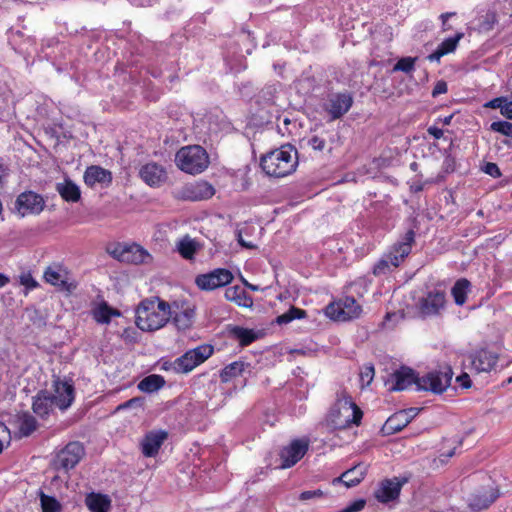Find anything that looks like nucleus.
Returning a JSON list of instances; mask_svg holds the SVG:
<instances>
[{"label":"nucleus","instance_id":"25","mask_svg":"<svg viewBox=\"0 0 512 512\" xmlns=\"http://www.w3.org/2000/svg\"><path fill=\"white\" fill-rule=\"evenodd\" d=\"M367 473V466L363 463H358L352 468L343 472L339 477L333 480V483H343L347 488L357 486L365 477Z\"/></svg>","mask_w":512,"mask_h":512},{"label":"nucleus","instance_id":"9","mask_svg":"<svg viewBox=\"0 0 512 512\" xmlns=\"http://www.w3.org/2000/svg\"><path fill=\"white\" fill-rule=\"evenodd\" d=\"M43 277L47 283L55 286L61 292L72 293L78 285L72 274L59 264L48 266Z\"/></svg>","mask_w":512,"mask_h":512},{"label":"nucleus","instance_id":"19","mask_svg":"<svg viewBox=\"0 0 512 512\" xmlns=\"http://www.w3.org/2000/svg\"><path fill=\"white\" fill-rule=\"evenodd\" d=\"M140 178L150 187H159L166 182L168 175L166 169L156 163L149 162L139 171Z\"/></svg>","mask_w":512,"mask_h":512},{"label":"nucleus","instance_id":"17","mask_svg":"<svg viewBox=\"0 0 512 512\" xmlns=\"http://www.w3.org/2000/svg\"><path fill=\"white\" fill-rule=\"evenodd\" d=\"M446 303V296L444 291L432 290L427 295L420 299L419 310L424 316H435L440 314L444 309Z\"/></svg>","mask_w":512,"mask_h":512},{"label":"nucleus","instance_id":"13","mask_svg":"<svg viewBox=\"0 0 512 512\" xmlns=\"http://www.w3.org/2000/svg\"><path fill=\"white\" fill-rule=\"evenodd\" d=\"M408 481V477L383 479L379 483L378 488L374 491V497L382 504L396 501L400 496L402 487L408 483Z\"/></svg>","mask_w":512,"mask_h":512},{"label":"nucleus","instance_id":"51","mask_svg":"<svg viewBox=\"0 0 512 512\" xmlns=\"http://www.w3.org/2000/svg\"><path fill=\"white\" fill-rule=\"evenodd\" d=\"M447 90H448L447 83L443 80H440L435 84V86L432 90V96L436 97L440 94H444L447 92Z\"/></svg>","mask_w":512,"mask_h":512},{"label":"nucleus","instance_id":"20","mask_svg":"<svg viewBox=\"0 0 512 512\" xmlns=\"http://www.w3.org/2000/svg\"><path fill=\"white\" fill-rule=\"evenodd\" d=\"M499 497L498 489L494 487L481 488L469 497V506L474 511L487 509Z\"/></svg>","mask_w":512,"mask_h":512},{"label":"nucleus","instance_id":"35","mask_svg":"<svg viewBox=\"0 0 512 512\" xmlns=\"http://www.w3.org/2000/svg\"><path fill=\"white\" fill-rule=\"evenodd\" d=\"M165 385V380L162 376L152 374L142 379L137 387L140 391L145 393H152L161 389Z\"/></svg>","mask_w":512,"mask_h":512},{"label":"nucleus","instance_id":"1","mask_svg":"<svg viewBox=\"0 0 512 512\" xmlns=\"http://www.w3.org/2000/svg\"><path fill=\"white\" fill-rule=\"evenodd\" d=\"M391 376L394 381L391 390L402 391L414 384L418 391L442 394L451 384L453 371L451 367L446 366L443 370L430 371L419 377L412 368L402 366Z\"/></svg>","mask_w":512,"mask_h":512},{"label":"nucleus","instance_id":"62","mask_svg":"<svg viewBox=\"0 0 512 512\" xmlns=\"http://www.w3.org/2000/svg\"><path fill=\"white\" fill-rule=\"evenodd\" d=\"M455 455V448L454 449H451L449 450L447 453H442L441 454V457H444V458H450L452 456Z\"/></svg>","mask_w":512,"mask_h":512},{"label":"nucleus","instance_id":"15","mask_svg":"<svg viewBox=\"0 0 512 512\" xmlns=\"http://www.w3.org/2000/svg\"><path fill=\"white\" fill-rule=\"evenodd\" d=\"M110 254L119 261L133 264H144L151 260V255L137 244L129 247H116Z\"/></svg>","mask_w":512,"mask_h":512},{"label":"nucleus","instance_id":"12","mask_svg":"<svg viewBox=\"0 0 512 512\" xmlns=\"http://www.w3.org/2000/svg\"><path fill=\"white\" fill-rule=\"evenodd\" d=\"M45 207L43 197L33 191H25L18 195L14 203V212L24 217L29 214H39Z\"/></svg>","mask_w":512,"mask_h":512},{"label":"nucleus","instance_id":"18","mask_svg":"<svg viewBox=\"0 0 512 512\" xmlns=\"http://www.w3.org/2000/svg\"><path fill=\"white\" fill-rule=\"evenodd\" d=\"M308 450V442L305 440H294L287 447H284L280 452L282 460L281 468H290L294 466Z\"/></svg>","mask_w":512,"mask_h":512},{"label":"nucleus","instance_id":"10","mask_svg":"<svg viewBox=\"0 0 512 512\" xmlns=\"http://www.w3.org/2000/svg\"><path fill=\"white\" fill-rule=\"evenodd\" d=\"M85 455V449L82 443L78 441L69 442L61 449L55 459L54 467L57 470L69 471L73 469Z\"/></svg>","mask_w":512,"mask_h":512},{"label":"nucleus","instance_id":"42","mask_svg":"<svg viewBox=\"0 0 512 512\" xmlns=\"http://www.w3.org/2000/svg\"><path fill=\"white\" fill-rule=\"evenodd\" d=\"M245 297V291L240 286L229 287L225 290V298L229 301L241 305L242 298Z\"/></svg>","mask_w":512,"mask_h":512},{"label":"nucleus","instance_id":"61","mask_svg":"<svg viewBox=\"0 0 512 512\" xmlns=\"http://www.w3.org/2000/svg\"><path fill=\"white\" fill-rule=\"evenodd\" d=\"M452 118H453V114L448 115L442 119L440 118L439 121H441L444 125H450Z\"/></svg>","mask_w":512,"mask_h":512},{"label":"nucleus","instance_id":"2","mask_svg":"<svg viewBox=\"0 0 512 512\" xmlns=\"http://www.w3.org/2000/svg\"><path fill=\"white\" fill-rule=\"evenodd\" d=\"M172 307L158 297L142 300L136 308L135 323L142 331H155L169 321Z\"/></svg>","mask_w":512,"mask_h":512},{"label":"nucleus","instance_id":"48","mask_svg":"<svg viewBox=\"0 0 512 512\" xmlns=\"http://www.w3.org/2000/svg\"><path fill=\"white\" fill-rule=\"evenodd\" d=\"M507 99L505 97H497L485 104V107L492 109H500V113H502V108L504 107Z\"/></svg>","mask_w":512,"mask_h":512},{"label":"nucleus","instance_id":"53","mask_svg":"<svg viewBox=\"0 0 512 512\" xmlns=\"http://www.w3.org/2000/svg\"><path fill=\"white\" fill-rule=\"evenodd\" d=\"M456 381L460 384L463 388H469L471 387V380L467 373H462L456 378Z\"/></svg>","mask_w":512,"mask_h":512},{"label":"nucleus","instance_id":"38","mask_svg":"<svg viewBox=\"0 0 512 512\" xmlns=\"http://www.w3.org/2000/svg\"><path fill=\"white\" fill-rule=\"evenodd\" d=\"M409 424L407 417H405V413L396 412L392 416H390L386 421V428L391 433H396L401 431Z\"/></svg>","mask_w":512,"mask_h":512},{"label":"nucleus","instance_id":"3","mask_svg":"<svg viewBox=\"0 0 512 512\" xmlns=\"http://www.w3.org/2000/svg\"><path fill=\"white\" fill-rule=\"evenodd\" d=\"M298 165L297 151L289 144L264 154L260 159L263 171L271 177H285Z\"/></svg>","mask_w":512,"mask_h":512},{"label":"nucleus","instance_id":"46","mask_svg":"<svg viewBox=\"0 0 512 512\" xmlns=\"http://www.w3.org/2000/svg\"><path fill=\"white\" fill-rule=\"evenodd\" d=\"M366 501L364 499H358L339 512H360L365 508Z\"/></svg>","mask_w":512,"mask_h":512},{"label":"nucleus","instance_id":"33","mask_svg":"<svg viewBox=\"0 0 512 512\" xmlns=\"http://www.w3.org/2000/svg\"><path fill=\"white\" fill-rule=\"evenodd\" d=\"M176 250L184 259L191 260L198 250V243L189 235H185L177 242Z\"/></svg>","mask_w":512,"mask_h":512},{"label":"nucleus","instance_id":"57","mask_svg":"<svg viewBox=\"0 0 512 512\" xmlns=\"http://www.w3.org/2000/svg\"><path fill=\"white\" fill-rule=\"evenodd\" d=\"M504 117L512 120V101L506 102L504 107L502 108V113Z\"/></svg>","mask_w":512,"mask_h":512},{"label":"nucleus","instance_id":"11","mask_svg":"<svg viewBox=\"0 0 512 512\" xmlns=\"http://www.w3.org/2000/svg\"><path fill=\"white\" fill-rule=\"evenodd\" d=\"M232 272L225 268H216L208 273L199 274L195 277L196 286L203 291H212L227 286L232 282Z\"/></svg>","mask_w":512,"mask_h":512},{"label":"nucleus","instance_id":"30","mask_svg":"<svg viewBox=\"0 0 512 512\" xmlns=\"http://www.w3.org/2000/svg\"><path fill=\"white\" fill-rule=\"evenodd\" d=\"M176 308L177 310L172 309L171 317L173 319V323L178 330L185 331L189 329L193 324L195 310L191 307H186L182 310H178V306Z\"/></svg>","mask_w":512,"mask_h":512},{"label":"nucleus","instance_id":"59","mask_svg":"<svg viewBox=\"0 0 512 512\" xmlns=\"http://www.w3.org/2000/svg\"><path fill=\"white\" fill-rule=\"evenodd\" d=\"M135 4L139 6H150L156 0H133Z\"/></svg>","mask_w":512,"mask_h":512},{"label":"nucleus","instance_id":"36","mask_svg":"<svg viewBox=\"0 0 512 512\" xmlns=\"http://www.w3.org/2000/svg\"><path fill=\"white\" fill-rule=\"evenodd\" d=\"M470 286V282L465 278L457 280L453 285L451 294L458 306H462L466 302V297L468 291L470 290Z\"/></svg>","mask_w":512,"mask_h":512},{"label":"nucleus","instance_id":"55","mask_svg":"<svg viewBox=\"0 0 512 512\" xmlns=\"http://www.w3.org/2000/svg\"><path fill=\"white\" fill-rule=\"evenodd\" d=\"M427 132L429 135L433 136L435 139H440L443 136V130L436 126H430L427 129Z\"/></svg>","mask_w":512,"mask_h":512},{"label":"nucleus","instance_id":"54","mask_svg":"<svg viewBox=\"0 0 512 512\" xmlns=\"http://www.w3.org/2000/svg\"><path fill=\"white\" fill-rule=\"evenodd\" d=\"M419 411H420L419 408L412 407V408H408V409H405V410H401L400 412L401 413H405V417H407V420L410 423L412 421V419L417 416Z\"/></svg>","mask_w":512,"mask_h":512},{"label":"nucleus","instance_id":"14","mask_svg":"<svg viewBox=\"0 0 512 512\" xmlns=\"http://www.w3.org/2000/svg\"><path fill=\"white\" fill-rule=\"evenodd\" d=\"M353 105V97L350 93H336L329 96L324 105L325 111L336 120L345 115Z\"/></svg>","mask_w":512,"mask_h":512},{"label":"nucleus","instance_id":"50","mask_svg":"<svg viewBox=\"0 0 512 512\" xmlns=\"http://www.w3.org/2000/svg\"><path fill=\"white\" fill-rule=\"evenodd\" d=\"M484 172L494 178H498L501 176V172L497 164L488 162L484 167Z\"/></svg>","mask_w":512,"mask_h":512},{"label":"nucleus","instance_id":"24","mask_svg":"<svg viewBox=\"0 0 512 512\" xmlns=\"http://www.w3.org/2000/svg\"><path fill=\"white\" fill-rule=\"evenodd\" d=\"M54 406L56 405L53 401L52 393H50L48 390H40L33 397L32 410L37 416L41 418L48 416L53 411Z\"/></svg>","mask_w":512,"mask_h":512},{"label":"nucleus","instance_id":"7","mask_svg":"<svg viewBox=\"0 0 512 512\" xmlns=\"http://www.w3.org/2000/svg\"><path fill=\"white\" fill-rule=\"evenodd\" d=\"M214 352L213 346L202 344L186 351L182 356L170 363V369L175 373L186 374L207 360Z\"/></svg>","mask_w":512,"mask_h":512},{"label":"nucleus","instance_id":"37","mask_svg":"<svg viewBox=\"0 0 512 512\" xmlns=\"http://www.w3.org/2000/svg\"><path fill=\"white\" fill-rule=\"evenodd\" d=\"M94 319L98 323L108 324L112 316H119L120 312L117 309L110 307L107 303H102L97 309L94 310Z\"/></svg>","mask_w":512,"mask_h":512},{"label":"nucleus","instance_id":"52","mask_svg":"<svg viewBox=\"0 0 512 512\" xmlns=\"http://www.w3.org/2000/svg\"><path fill=\"white\" fill-rule=\"evenodd\" d=\"M21 284L28 289H34L38 286V283L30 274L21 276Z\"/></svg>","mask_w":512,"mask_h":512},{"label":"nucleus","instance_id":"23","mask_svg":"<svg viewBox=\"0 0 512 512\" xmlns=\"http://www.w3.org/2000/svg\"><path fill=\"white\" fill-rule=\"evenodd\" d=\"M497 361L498 355L485 349L471 355L472 369L477 373L490 372L496 366Z\"/></svg>","mask_w":512,"mask_h":512},{"label":"nucleus","instance_id":"26","mask_svg":"<svg viewBox=\"0 0 512 512\" xmlns=\"http://www.w3.org/2000/svg\"><path fill=\"white\" fill-rule=\"evenodd\" d=\"M84 182L89 187H93L97 183L108 185L112 182V174L100 166L93 165L86 169Z\"/></svg>","mask_w":512,"mask_h":512},{"label":"nucleus","instance_id":"21","mask_svg":"<svg viewBox=\"0 0 512 512\" xmlns=\"http://www.w3.org/2000/svg\"><path fill=\"white\" fill-rule=\"evenodd\" d=\"M215 194L214 187L206 181H196L183 188L182 196L186 200L201 201L211 198Z\"/></svg>","mask_w":512,"mask_h":512},{"label":"nucleus","instance_id":"8","mask_svg":"<svg viewBox=\"0 0 512 512\" xmlns=\"http://www.w3.org/2000/svg\"><path fill=\"white\" fill-rule=\"evenodd\" d=\"M362 312L361 306L353 297H345L338 302L330 303L325 308V314L335 321H349L358 318Z\"/></svg>","mask_w":512,"mask_h":512},{"label":"nucleus","instance_id":"60","mask_svg":"<svg viewBox=\"0 0 512 512\" xmlns=\"http://www.w3.org/2000/svg\"><path fill=\"white\" fill-rule=\"evenodd\" d=\"M8 282L9 278L6 275L0 273V288L4 287Z\"/></svg>","mask_w":512,"mask_h":512},{"label":"nucleus","instance_id":"27","mask_svg":"<svg viewBox=\"0 0 512 512\" xmlns=\"http://www.w3.org/2000/svg\"><path fill=\"white\" fill-rule=\"evenodd\" d=\"M227 333L231 339L237 341L241 346H248L259 337L255 330L237 325L228 326Z\"/></svg>","mask_w":512,"mask_h":512},{"label":"nucleus","instance_id":"6","mask_svg":"<svg viewBox=\"0 0 512 512\" xmlns=\"http://www.w3.org/2000/svg\"><path fill=\"white\" fill-rule=\"evenodd\" d=\"M363 417L361 409L350 396L343 395L331 409L329 419L334 429H346L351 425H359Z\"/></svg>","mask_w":512,"mask_h":512},{"label":"nucleus","instance_id":"43","mask_svg":"<svg viewBox=\"0 0 512 512\" xmlns=\"http://www.w3.org/2000/svg\"><path fill=\"white\" fill-rule=\"evenodd\" d=\"M490 129L494 132H498L505 136L512 137V123L508 121L492 122L490 125Z\"/></svg>","mask_w":512,"mask_h":512},{"label":"nucleus","instance_id":"29","mask_svg":"<svg viewBox=\"0 0 512 512\" xmlns=\"http://www.w3.org/2000/svg\"><path fill=\"white\" fill-rule=\"evenodd\" d=\"M85 504L91 512H109L111 499L108 495L91 492L86 495Z\"/></svg>","mask_w":512,"mask_h":512},{"label":"nucleus","instance_id":"39","mask_svg":"<svg viewBox=\"0 0 512 512\" xmlns=\"http://www.w3.org/2000/svg\"><path fill=\"white\" fill-rule=\"evenodd\" d=\"M42 512H60L62 506L60 502L53 496L46 495L43 491L39 492Z\"/></svg>","mask_w":512,"mask_h":512},{"label":"nucleus","instance_id":"44","mask_svg":"<svg viewBox=\"0 0 512 512\" xmlns=\"http://www.w3.org/2000/svg\"><path fill=\"white\" fill-rule=\"evenodd\" d=\"M144 400L145 399L143 397L131 398L130 400L120 404L117 407V410H123V409L134 408V407H142L144 404Z\"/></svg>","mask_w":512,"mask_h":512},{"label":"nucleus","instance_id":"4","mask_svg":"<svg viewBox=\"0 0 512 512\" xmlns=\"http://www.w3.org/2000/svg\"><path fill=\"white\" fill-rule=\"evenodd\" d=\"M415 243V231L408 230L400 241L394 243L390 249L373 266L375 276L386 275L400 266L404 259L411 253Z\"/></svg>","mask_w":512,"mask_h":512},{"label":"nucleus","instance_id":"58","mask_svg":"<svg viewBox=\"0 0 512 512\" xmlns=\"http://www.w3.org/2000/svg\"><path fill=\"white\" fill-rule=\"evenodd\" d=\"M238 243H239L242 247H245V248H247V249H255V248H257V245H255L254 243L245 241V240L242 238V236H241V234H240V233H239V235H238Z\"/></svg>","mask_w":512,"mask_h":512},{"label":"nucleus","instance_id":"63","mask_svg":"<svg viewBox=\"0 0 512 512\" xmlns=\"http://www.w3.org/2000/svg\"><path fill=\"white\" fill-rule=\"evenodd\" d=\"M410 168L415 171L417 168V163L416 162L411 163Z\"/></svg>","mask_w":512,"mask_h":512},{"label":"nucleus","instance_id":"64","mask_svg":"<svg viewBox=\"0 0 512 512\" xmlns=\"http://www.w3.org/2000/svg\"><path fill=\"white\" fill-rule=\"evenodd\" d=\"M245 284L251 289V290H257V287L256 286H253L251 284H248L247 282H245Z\"/></svg>","mask_w":512,"mask_h":512},{"label":"nucleus","instance_id":"16","mask_svg":"<svg viewBox=\"0 0 512 512\" xmlns=\"http://www.w3.org/2000/svg\"><path fill=\"white\" fill-rule=\"evenodd\" d=\"M54 394H52L55 405L61 409L69 408L75 397V389L71 382L63 381L59 377L53 380Z\"/></svg>","mask_w":512,"mask_h":512},{"label":"nucleus","instance_id":"5","mask_svg":"<svg viewBox=\"0 0 512 512\" xmlns=\"http://www.w3.org/2000/svg\"><path fill=\"white\" fill-rule=\"evenodd\" d=\"M175 163L181 171L196 175L208 168L210 159L207 151L202 146L188 145L177 151Z\"/></svg>","mask_w":512,"mask_h":512},{"label":"nucleus","instance_id":"45","mask_svg":"<svg viewBox=\"0 0 512 512\" xmlns=\"http://www.w3.org/2000/svg\"><path fill=\"white\" fill-rule=\"evenodd\" d=\"M307 145L315 151H322L325 148L326 142L323 138L315 135L307 140Z\"/></svg>","mask_w":512,"mask_h":512},{"label":"nucleus","instance_id":"28","mask_svg":"<svg viewBox=\"0 0 512 512\" xmlns=\"http://www.w3.org/2000/svg\"><path fill=\"white\" fill-rule=\"evenodd\" d=\"M463 36L464 34L459 32L455 36L445 39L438 45L437 49L433 53L427 56V59L430 62H438L441 57L453 52L457 48V45Z\"/></svg>","mask_w":512,"mask_h":512},{"label":"nucleus","instance_id":"41","mask_svg":"<svg viewBox=\"0 0 512 512\" xmlns=\"http://www.w3.org/2000/svg\"><path fill=\"white\" fill-rule=\"evenodd\" d=\"M417 58L403 57L394 65V71H402L404 73H411L415 68Z\"/></svg>","mask_w":512,"mask_h":512},{"label":"nucleus","instance_id":"34","mask_svg":"<svg viewBox=\"0 0 512 512\" xmlns=\"http://www.w3.org/2000/svg\"><path fill=\"white\" fill-rule=\"evenodd\" d=\"M18 433L21 437L30 436L38 427L37 420L29 412H23L18 416Z\"/></svg>","mask_w":512,"mask_h":512},{"label":"nucleus","instance_id":"31","mask_svg":"<svg viewBox=\"0 0 512 512\" xmlns=\"http://www.w3.org/2000/svg\"><path fill=\"white\" fill-rule=\"evenodd\" d=\"M56 191L67 202H78L81 198L79 187L70 179L57 183Z\"/></svg>","mask_w":512,"mask_h":512},{"label":"nucleus","instance_id":"47","mask_svg":"<svg viewBox=\"0 0 512 512\" xmlns=\"http://www.w3.org/2000/svg\"><path fill=\"white\" fill-rule=\"evenodd\" d=\"M324 496V492L320 489H317V490H308V491H303L300 495H299V499L301 501H306V500H310V499H313V498H320V497H323Z\"/></svg>","mask_w":512,"mask_h":512},{"label":"nucleus","instance_id":"22","mask_svg":"<svg viewBox=\"0 0 512 512\" xmlns=\"http://www.w3.org/2000/svg\"><path fill=\"white\" fill-rule=\"evenodd\" d=\"M168 438L165 430H153L148 432L142 440V453L146 457H155L164 441Z\"/></svg>","mask_w":512,"mask_h":512},{"label":"nucleus","instance_id":"49","mask_svg":"<svg viewBox=\"0 0 512 512\" xmlns=\"http://www.w3.org/2000/svg\"><path fill=\"white\" fill-rule=\"evenodd\" d=\"M373 378H374V367L373 366L365 367L364 370H362L360 373L361 381L363 383L365 382L367 385H369L372 382Z\"/></svg>","mask_w":512,"mask_h":512},{"label":"nucleus","instance_id":"40","mask_svg":"<svg viewBox=\"0 0 512 512\" xmlns=\"http://www.w3.org/2000/svg\"><path fill=\"white\" fill-rule=\"evenodd\" d=\"M306 316H307V313H306L305 310L297 308L295 306H291L288 311H286L285 313L279 315L276 318V322L279 325H282V324H287V323L293 321L294 319L305 318Z\"/></svg>","mask_w":512,"mask_h":512},{"label":"nucleus","instance_id":"32","mask_svg":"<svg viewBox=\"0 0 512 512\" xmlns=\"http://www.w3.org/2000/svg\"><path fill=\"white\" fill-rule=\"evenodd\" d=\"M248 367H250V364L242 360L228 364L220 371L221 382L227 383L233 378L242 375L245 369Z\"/></svg>","mask_w":512,"mask_h":512},{"label":"nucleus","instance_id":"56","mask_svg":"<svg viewBox=\"0 0 512 512\" xmlns=\"http://www.w3.org/2000/svg\"><path fill=\"white\" fill-rule=\"evenodd\" d=\"M456 15L455 12H447L440 15V19L442 20L443 30H450L451 27L447 24L448 18Z\"/></svg>","mask_w":512,"mask_h":512}]
</instances>
